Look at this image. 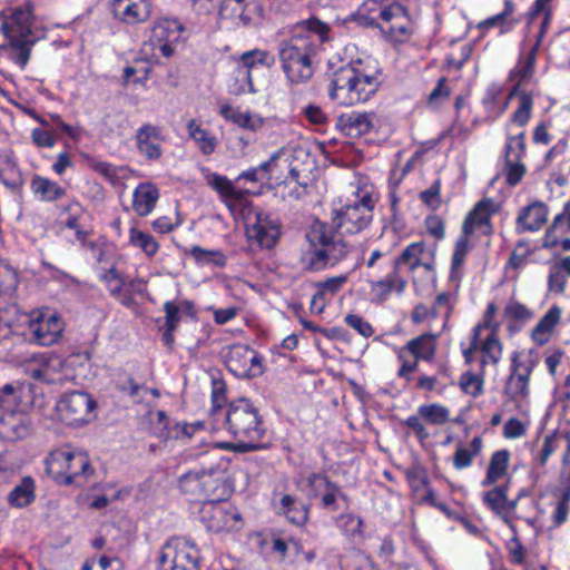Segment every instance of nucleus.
Masks as SVG:
<instances>
[{
    "label": "nucleus",
    "mask_w": 570,
    "mask_h": 570,
    "mask_svg": "<svg viewBox=\"0 0 570 570\" xmlns=\"http://www.w3.org/2000/svg\"><path fill=\"white\" fill-rule=\"evenodd\" d=\"M331 28L312 17L297 22L287 40L278 47V59L283 72L292 83H305L314 75V58L324 42L330 40Z\"/></svg>",
    "instance_id": "nucleus-1"
},
{
    "label": "nucleus",
    "mask_w": 570,
    "mask_h": 570,
    "mask_svg": "<svg viewBox=\"0 0 570 570\" xmlns=\"http://www.w3.org/2000/svg\"><path fill=\"white\" fill-rule=\"evenodd\" d=\"M381 85L377 72H368L361 60L337 68L331 79L328 96L343 106L367 101Z\"/></svg>",
    "instance_id": "nucleus-2"
},
{
    "label": "nucleus",
    "mask_w": 570,
    "mask_h": 570,
    "mask_svg": "<svg viewBox=\"0 0 570 570\" xmlns=\"http://www.w3.org/2000/svg\"><path fill=\"white\" fill-rule=\"evenodd\" d=\"M33 14L29 4L14 8L0 24V32L7 39V43L0 47L8 53L9 59L23 70L31 56V51L38 37L32 30Z\"/></svg>",
    "instance_id": "nucleus-3"
},
{
    "label": "nucleus",
    "mask_w": 570,
    "mask_h": 570,
    "mask_svg": "<svg viewBox=\"0 0 570 570\" xmlns=\"http://www.w3.org/2000/svg\"><path fill=\"white\" fill-rule=\"evenodd\" d=\"M46 468L63 485L83 487L95 473L88 453L80 449L63 448L51 452Z\"/></svg>",
    "instance_id": "nucleus-4"
},
{
    "label": "nucleus",
    "mask_w": 570,
    "mask_h": 570,
    "mask_svg": "<svg viewBox=\"0 0 570 570\" xmlns=\"http://www.w3.org/2000/svg\"><path fill=\"white\" fill-rule=\"evenodd\" d=\"M377 202L376 195L367 189L357 193V199L353 204H346L335 209L330 227L342 234H357L365 229L373 219V210Z\"/></svg>",
    "instance_id": "nucleus-5"
},
{
    "label": "nucleus",
    "mask_w": 570,
    "mask_h": 570,
    "mask_svg": "<svg viewBox=\"0 0 570 570\" xmlns=\"http://www.w3.org/2000/svg\"><path fill=\"white\" fill-rule=\"evenodd\" d=\"M374 1L363 4L362 11L371 13L368 24L379 27L394 42L406 41L413 30L406 9L396 2L386 7H377Z\"/></svg>",
    "instance_id": "nucleus-6"
},
{
    "label": "nucleus",
    "mask_w": 570,
    "mask_h": 570,
    "mask_svg": "<svg viewBox=\"0 0 570 570\" xmlns=\"http://www.w3.org/2000/svg\"><path fill=\"white\" fill-rule=\"evenodd\" d=\"M200 551L196 543L185 537H171L161 547L159 570H199Z\"/></svg>",
    "instance_id": "nucleus-7"
},
{
    "label": "nucleus",
    "mask_w": 570,
    "mask_h": 570,
    "mask_svg": "<svg viewBox=\"0 0 570 570\" xmlns=\"http://www.w3.org/2000/svg\"><path fill=\"white\" fill-rule=\"evenodd\" d=\"M200 522L212 532L237 530L240 514L235 507L225 501L206 500L199 511Z\"/></svg>",
    "instance_id": "nucleus-8"
},
{
    "label": "nucleus",
    "mask_w": 570,
    "mask_h": 570,
    "mask_svg": "<svg viewBox=\"0 0 570 570\" xmlns=\"http://www.w3.org/2000/svg\"><path fill=\"white\" fill-rule=\"evenodd\" d=\"M57 409L69 426L88 424L96 416V401L86 392L75 391L65 395Z\"/></svg>",
    "instance_id": "nucleus-9"
},
{
    "label": "nucleus",
    "mask_w": 570,
    "mask_h": 570,
    "mask_svg": "<svg viewBox=\"0 0 570 570\" xmlns=\"http://www.w3.org/2000/svg\"><path fill=\"white\" fill-rule=\"evenodd\" d=\"M226 366L237 379L258 377L264 373L262 358L258 353L243 344L230 346L226 357Z\"/></svg>",
    "instance_id": "nucleus-10"
},
{
    "label": "nucleus",
    "mask_w": 570,
    "mask_h": 570,
    "mask_svg": "<svg viewBox=\"0 0 570 570\" xmlns=\"http://www.w3.org/2000/svg\"><path fill=\"white\" fill-rule=\"evenodd\" d=\"M311 239L323 247L330 267L345 259L353 249V246L343 239L342 233L326 224L314 226Z\"/></svg>",
    "instance_id": "nucleus-11"
},
{
    "label": "nucleus",
    "mask_w": 570,
    "mask_h": 570,
    "mask_svg": "<svg viewBox=\"0 0 570 570\" xmlns=\"http://www.w3.org/2000/svg\"><path fill=\"white\" fill-rule=\"evenodd\" d=\"M17 272L0 262V334L17 318L19 307L12 295L18 287Z\"/></svg>",
    "instance_id": "nucleus-12"
},
{
    "label": "nucleus",
    "mask_w": 570,
    "mask_h": 570,
    "mask_svg": "<svg viewBox=\"0 0 570 570\" xmlns=\"http://www.w3.org/2000/svg\"><path fill=\"white\" fill-rule=\"evenodd\" d=\"M28 328L36 343L50 346L60 338L63 332V322L56 313L40 309L31 314Z\"/></svg>",
    "instance_id": "nucleus-13"
},
{
    "label": "nucleus",
    "mask_w": 570,
    "mask_h": 570,
    "mask_svg": "<svg viewBox=\"0 0 570 570\" xmlns=\"http://www.w3.org/2000/svg\"><path fill=\"white\" fill-rule=\"evenodd\" d=\"M228 462L219 461L215 466L203 471L202 497L213 501H225L233 492V483L227 472Z\"/></svg>",
    "instance_id": "nucleus-14"
},
{
    "label": "nucleus",
    "mask_w": 570,
    "mask_h": 570,
    "mask_svg": "<svg viewBox=\"0 0 570 570\" xmlns=\"http://www.w3.org/2000/svg\"><path fill=\"white\" fill-rule=\"evenodd\" d=\"M281 225L274 215L258 212L255 215V222L247 225L246 234L248 239L255 240L261 247L272 248L277 243L281 235Z\"/></svg>",
    "instance_id": "nucleus-15"
},
{
    "label": "nucleus",
    "mask_w": 570,
    "mask_h": 570,
    "mask_svg": "<svg viewBox=\"0 0 570 570\" xmlns=\"http://www.w3.org/2000/svg\"><path fill=\"white\" fill-rule=\"evenodd\" d=\"M109 4L114 17L130 26L147 21L151 14L149 0H110Z\"/></svg>",
    "instance_id": "nucleus-16"
},
{
    "label": "nucleus",
    "mask_w": 570,
    "mask_h": 570,
    "mask_svg": "<svg viewBox=\"0 0 570 570\" xmlns=\"http://www.w3.org/2000/svg\"><path fill=\"white\" fill-rule=\"evenodd\" d=\"M507 493L508 484H502L491 489L488 492H484L482 499L483 503L498 517H500L512 531H514V525L512 524V515L517 509L520 494L515 499L510 500L508 499Z\"/></svg>",
    "instance_id": "nucleus-17"
},
{
    "label": "nucleus",
    "mask_w": 570,
    "mask_h": 570,
    "mask_svg": "<svg viewBox=\"0 0 570 570\" xmlns=\"http://www.w3.org/2000/svg\"><path fill=\"white\" fill-rule=\"evenodd\" d=\"M376 116L374 112L348 111L336 119V128L350 138H358L372 130Z\"/></svg>",
    "instance_id": "nucleus-18"
},
{
    "label": "nucleus",
    "mask_w": 570,
    "mask_h": 570,
    "mask_svg": "<svg viewBox=\"0 0 570 570\" xmlns=\"http://www.w3.org/2000/svg\"><path fill=\"white\" fill-rule=\"evenodd\" d=\"M534 363L522 364L519 354L513 353L511 357V373L505 383V393L511 397L527 396L529 393V379Z\"/></svg>",
    "instance_id": "nucleus-19"
},
{
    "label": "nucleus",
    "mask_w": 570,
    "mask_h": 570,
    "mask_svg": "<svg viewBox=\"0 0 570 570\" xmlns=\"http://www.w3.org/2000/svg\"><path fill=\"white\" fill-rule=\"evenodd\" d=\"M494 212V202L491 198L480 200L465 217L462 226L463 232L473 234L476 229H482L484 235H490L492 233L490 217Z\"/></svg>",
    "instance_id": "nucleus-20"
},
{
    "label": "nucleus",
    "mask_w": 570,
    "mask_h": 570,
    "mask_svg": "<svg viewBox=\"0 0 570 570\" xmlns=\"http://www.w3.org/2000/svg\"><path fill=\"white\" fill-rule=\"evenodd\" d=\"M226 423L229 428H257L262 424V419L253 404L242 399L229 405L226 412Z\"/></svg>",
    "instance_id": "nucleus-21"
},
{
    "label": "nucleus",
    "mask_w": 570,
    "mask_h": 570,
    "mask_svg": "<svg viewBox=\"0 0 570 570\" xmlns=\"http://www.w3.org/2000/svg\"><path fill=\"white\" fill-rule=\"evenodd\" d=\"M24 384L21 382L7 383L0 387V423L11 424L9 417L21 415L17 409L21 402Z\"/></svg>",
    "instance_id": "nucleus-22"
},
{
    "label": "nucleus",
    "mask_w": 570,
    "mask_h": 570,
    "mask_svg": "<svg viewBox=\"0 0 570 570\" xmlns=\"http://www.w3.org/2000/svg\"><path fill=\"white\" fill-rule=\"evenodd\" d=\"M276 58L267 50L253 49L245 51L239 57V76L243 85L250 86L252 70L257 67L272 68Z\"/></svg>",
    "instance_id": "nucleus-23"
},
{
    "label": "nucleus",
    "mask_w": 570,
    "mask_h": 570,
    "mask_svg": "<svg viewBox=\"0 0 570 570\" xmlns=\"http://www.w3.org/2000/svg\"><path fill=\"white\" fill-rule=\"evenodd\" d=\"M137 148L140 154L150 160H156L161 156V134L160 129L153 125H144L136 132Z\"/></svg>",
    "instance_id": "nucleus-24"
},
{
    "label": "nucleus",
    "mask_w": 570,
    "mask_h": 570,
    "mask_svg": "<svg viewBox=\"0 0 570 570\" xmlns=\"http://www.w3.org/2000/svg\"><path fill=\"white\" fill-rule=\"evenodd\" d=\"M436 346V336L431 333H424L412 338L405 346L401 347L399 356H413L419 361L422 360L429 362L434 357Z\"/></svg>",
    "instance_id": "nucleus-25"
},
{
    "label": "nucleus",
    "mask_w": 570,
    "mask_h": 570,
    "mask_svg": "<svg viewBox=\"0 0 570 570\" xmlns=\"http://www.w3.org/2000/svg\"><path fill=\"white\" fill-rule=\"evenodd\" d=\"M426 256L424 242L412 243L395 258L393 269L399 273L401 266H407L410 271L422 266L431 271L432 259H426Z\"/></svg>",
    "instance_id": "nucleus-26"
},
{
    "label": "nucleus",
    "mask_w": 570,
    "mask_h": 570,
    "mask_svg": "<svg viewBox=\"0 0 570 570\" xmlns=\"http://www.w3.org/2000/svg\"><path fill=\"white\" fill-rule=\"evenodd\" d=\"M63 361L60 356L48 354L42 356L41 365L32 371V377L48 384L62 385L67 375L61 373Z\"/></svg>",
    "instance_id": "nucleus-27"
},
{
    "label": "nucleus",
    "mask_w": 570,
    "mask_h": 570,
    "mask_svg": "<svg viewBox=\"0 0 570 570\" xmlns=\"http://www.w3.org/2000/svg\"><path fill=\"white\" fill-rule=\"evenodd\" d=\"M548 213L544 203L534 202L521 209L517 224L521 227V232H537L546 224Z\"/></svg>",
    "instance_id": "nucleus-28"
},
{
    "label": "nucleus",
    "mask_w": 570,
    "mask_h": 570,
    "mask_svg": "<svg viewBox=\"0 0 570 570\" xmlns=\"http://www.w3.org/2000/svg\"><path fill=\"white\" fill-rule=\"evenodd\" d=\"M158 198L159 191L154 184H139L134 190L132 209L138 216L145 217L154 210Z\"/></svg>",
    "instance_id": "nucleus-29"
},
{
    "label": "nucleus",
    "mask_w": 570,
    "mask_h": 570,
    "mask_svg": "<svg viewBox=\"0 0 570 570\" xmlns=\"http://www.w3.org/2000/svg\"><path fill=\"white\" fill-rule=\"evenodd\" d=\"M30 189L40 202H56L65 197L66 189L58 183L40 175H35L30 181Z\"/></svg>",
    "instance_id": "nucleus-30"
},
{
    "label": "nucleus",
    "mask_w": 570,
    "mask_h": 570,
    "mask_svg": "<svg viewBox=\"0 0 570 570\" xmlns=\"http://www.w3.org/2000/svg\"><path fill=\"white\" fill-rule=\"evenodd\" d=\"M219 114L227 121L252 131H257L264 126V119L259 115H254L249 111H242L239 108H234L230 105L222 106Z\"/></svg>",
    "instance_id": "nucleus-31"
},
{
    "label": "nucleus",
    "mask_w": 570,
    "mask_h": 570,
    "mask_svg": "<svg viewBox=\"0 0 570 570\" xmlns=\"http://www.w3.org/2000/svg\"><path fill=\"white\" fill-rule=\"evenodd\" d=\"M278 512L295 525H304L308 520V508L291 494L281 498Z\"/></svg>",
    "instance_id": "nucleus-32"
},
{
    "label": "nucleus",
    "mask_w": 570,
    "mask_h": 570,
    "mask_svg": "<svg viewBox=\"0 0 570 570\" xmlns=\"http://www.w3.org/2000/svg\"><path fill=\"white\" fill-rule=\"evenodd\" d=\"M405 281L399 276L396 271H392L385 278L371 282V293L373 299L379 303L384 302L393 291L402 293L405 288Z\"/></svg>",
    "instance_id": "nucleus-33"
},
{
    "label": "nucleus",
    "mask_w": 570,
    "mask_h": 570,
    "mask_svg": "<svg viewBox=\"0 0 570 570\" xmlns=\"http://www.w3.org/2000/svg\"><path fill=\"white\" fill-rule=\"evenodd\" d=\"M312 232L307 234V239L309 240V245L306 249L302 252L299 263L302 268L306 272H320L328 266L326 261V256L322 246L316 245L311 239Z\"/></svg>",
    "instance_id": "nucleus-34"
},
{
    "label": "nucleus",
    "mask_w": 570,
    "mask_h": 570,
    "mask_svg": "<svg viewBox=\"0 0 570 570\" xmlns=\"http://www.w3.org/2000/svg\"><path fill=\"white\" fill-rule=\"evenodd\" d=\"M561 318V309L558 306H552L537 323L531 332V338L539 345H544L549 342L550 333Z\"/></svg>",
    "instance_id": "nucleus-35"
},
{
    "label": "nucleus",
    "mask_w": 570,
    "mask_h": 570,
    "mask_svg": "<svg viewBox=\"0 0 570 570\" xmlns=\"http://www.w3.org/2000/svg\"><path fill=\"white\" fill-rule=\"evenodd\" d=\"M481 353V371L484 372L487 365L497 366L502 357L503 345L498 334L489 333L488 336L479 344Z\"/></svg>",
    "instance_id": "nucleus-36"
},
{
    "label": "nucleus",
    "mask_w": 570,
    "mask_h": 570,
    "mask_svg": "<svg viewBox=\"0 0 570 570\" xmlns=\"http://www.w3.org/2000/svg\"><path fill=\"white\" fill-rule=\"evenodd\" d=\"M184 26L176 19H161L151 29V42H177Z\"/></svg>",
    "instance_id": "nucleus-37"
},
{
    "label": "nucleus",
    "mask_w": 570,
    "mask_h": 570,
    "mask_svg": "<svg viewBox=\"0 0 570 570\" xmlns=\"http://www.w3.org/2000/svg\"><path fill=\"white\" fill-rule=\"evenodd\" d=\"M510 452L508 450L495 451L490 460L485 478L482 480V487H489L500 480L508 471Z\"/></svg>",
    "instance_id": "nucleus-38"
},
{
    "label": "nucleus",
    "mask_w": 570,
    "mask_h": 570,
    "mask_svg": "<svg viewBox=\"0 0 570 570\" xmlns=\"http://www.w3.org/2000/svg\"><path fill=\"white\" fill-rule=\"evenodd\" d=\"M471 235L472 234H465L462 230V234L455 242L454 250L452 254L451 273H450V277L453 281H459L462 277L461 268L464 264L465 256L472 248V244L470 242Z\"/></svg>",
    "instance_id": "nucleus-39"
},
{
    "label": "nucleus",
    "mask_w": 570,
    "mask_h": 570,
    "mask_svg": "<svg viewBox=\"0 0 570 570\" xmlns=\"http://www.w3.org/2000/svg\"><path fill=\"white\" fill-rule=\"evenodd\" d=\"M482 446V439L479 436L473 438L468 445L459 443L453 456V466L456 470H462L470 466L473 462V459L481 452Z\"/></svg>",
    "instance_id": "nucleus-40"
},
{
    "label": "nucleus",
    "mask_w": 570,
    "mask_h": 570,
    "mask_svg": "<svg viewBox=\"0 0 570 570\" xmlns=\"http://www.w3.org/2000/svg\"><path fill=\"white\" fill-rule=\"evenodd\" d=\"M208 185L215 189L230 207V200H240L244 197V191L235 188L233 183L225 176L216 173L210 174L207 177Z\"/></svg>",
    "instance_id": "nucleus-41"
},
{
    "label": "nucleus",
    "mask_w": 570,
    "mask_h": 570,
    "mask_svg": "<svg viewBox=\"0 0 570 570\" xmlns=\"http://www.w3.org/2000/svg\"><path fill=\"white\" fill-rule=\"evenodd\" d=\"M255 435H252L249 440H237L235 442H223L218 443V448L225 450H232L235 452L244 453L249 451H256L266 449L269 445V440L263 441L262 438L265 434V430H250Z\"/></svg>",
    "instance_id": "nucleus-42"
},
{
    "label": "nucleus",
    "mask_w": 570,
    "mask_h": 570,
    "mask_svg": "<svg viewBox=\"0 0 570 570\" xmlns=\"http://www.w3.org/2000/svg\"><path fill=\"white\" fill-rule=\"evenodd\" d=\"M35 488V481L31 478H23L21 482L9 493V503L16 508L27 507L36 498Z\"/></svg>",
    "instance_id": "nucleus-43"
},
{
    "label": "nucleus",
    "mask_w": 570,
    "mask_h": 570,
    "mask_svg": "<svg viewBox=\"0 0 570 570\" xmlns=\"http://www.w3.org/2000/svg\"><path fill=\"white\" fill-rule=\"evenodd\" d=\"M187 129L189 136L194 139L204 155H210L215 151L217 147L216 137L209 135V132L198 125L195 119H190L188 121Z\"/></svg>",
    "instance_id": "nucleus-44"
},
{
    "label": "nucleus",
    "mask_w": 570,
    "mask_h": 570,
    "mask_svg": "<svg viewBox=\"0 0 570 570\" xmlns=\"http://www.w3.org/2000/svg\"><path fill=\"white\" fill-rule=\"evenodd\" d=\"M551 0H535L531 7L529 12L528 23H533L537 18L542 16V21L540 23V30L537 36V45H540L542 38L544 37L547 29L551 22L552 11L550 6Z\"/></svg>",
    "instance_id": "nucleus-45"
},
{
    "label": "nucleus",
    "mask_w": 570,
    "mask_h": 570,
    "mask_svg": "<svg viewBox=\"0 0 570 570\" xmlns=\"http://www.w3.org/2000/svg\"><path fill=\"white\" fill-rule=\"evenodd\" d=\"M198 264H213L216 267H225L226 255L218 249H205L198 245L191 246L187 252Z\"/></svg>",
    "instance_id": "nucleus-46"
},
{
    "label": "nucleus",
    "mask_w": 570,
    "mask_h": 570,
    "mask_svg": "<svg viewBox=\"0 0 570 570\" xmlns=\"http://www.w3.org/2000/svg\"><path fill=\"white\" fill-rule=\"evenodd\" d=\"M130 243L139 247L148 257H153L159 249V244L150 234L144 233L136 227L129 229Z\"/></svg>",
    "instance_id": "nucleus-47"
},
{
    "label": "nucleus",
    "mask_w": 570,
    "mask_h": 570,
    "mask_svg": "<svg viewBox=\"0 0 570 570\" xmlns=\"http://www.w3.org/2000/svg\"><path fill=\"white\" fill-rule=\"evenodd\" d=\"M203 471L204 469H195L184 473L179 478V488L183 492L202 497L203 494Z\"/></svg>",
    "instance_id": "nucleus-48"
},
{
    "label": "nucleus",
    "mask_w": 570,
    "mask_h": 570,
    "mask_svg": "<svg viewBox=\"0 0 570 570\" xmlns=\"http://www.w3.org/2000/svg\"><path fill=\"white\" fill-rule=\"evenodd\" d=\"M318 498H321V508L332 512L338 510V501L341 499L346 500V495L342 491V488L332 481L322 491Z\"/></svg>",
    "instance_id": "nucleus-49"
},
{
    "label": "nucleus",
    "mask_w": 570,
    "mask_h": 570,
    "mask_svg": "<svg viewBox=\"0 0 570 570\" xmlns=\"http://www.w3.org/2000/svg\"><path fill=\"white\" fill-rule=\"evenodd\" d=\"M533 97L531 92L520 94V102L517 110L512 114L511 120L519 127H524L532 115Z\"/></svg>",
    "instance_id": "nucleus-50"
},
{
    "label": "nucleus",
    "mask_w": 570,
    "mask_h": 570,
    "mask_svg": "<svg viewBox=\"0 0 570 570\" xmlns=\"http://www.w3.org/2000/svg\"><path fill=\"white\" fill-rule=\"evenodd\" d=\"M570 511V488H567L561 493L560 498L556 501L551 520L556 528L560 527L568 520Z\"/></svg>",
    "instance_id": "nucleus-51"
},
{
    "label": "nucleus",
    "mask_w": 570,
    "mask_h": 570,
    "mask_svg": "<svg viewBox=\"0 0 570 570\" xmlns=\"http://www.w3.org/2000/svg\"><path fill=\"white\" fill-rule=\"evenodd\" d=\"M0 181L11 190H17L22 186V176L10 159H7L3 167H0Z\"/></svg>",
    "instance_id": "nucleus-52"
},
{
    "label": "nucleus",
    "mask_w": 570,
    "mask_h": 570,
    "mask_svg": "<svg viewBox=\"0 0 570 570\" xmlns=\"http://www.w3.org/2000/svg\"><path fill=\"white\" fill-rule=\"evenodd\" d=\"M421 417L425 419L429 424L441 425L449 421V411L439 404L422 405L419 409Z\"/></svg>",
    "instance_id": "nucleus-53"
},
{
    "label": "nucleus",
    "mask_w": 570,
    "mask_h": 570,
    "mask_svg": "<svg viewBox=\"0 0 570 570\" xmlns=\"http://www.w3.org/2000/svg\"><path fill=\"white\" fill-rule=\"evenodd\" d=\"M484 372H466L460 377V386L466 394L476 397L483 392Z\"/></svg>",
    "instance_id": "nucleus-54"
},
{
    "label": "nucleus",
    "mask_w": 570,
    "mask_h": 570,
    "mask_svg": "<svg viewBox=\"0 0 570 570\" xmlns=\"http://www.w3.org/2000/svg\"><path fill=\"white\" fill-rule=\"evenodd\" d=\"M330 482V479L325 474L313 472L306 476L303 491L306 492L308 498H318Z\"/></svg>",
    "instance_id": "nucleus-55"
},
{
    "label": "nucleus",
    "mask_w": 570,
    "mask_h": 570,
    "mask_svg": "<svg viewBox=\"0 0 570 570\" xmlns=\"http://www.w3.org/2000/svg\"><path fill=\"white\" fill-rule=\"evenodd\" d=\"M504 316L515 322L525 323L532 320L534 314L520 302L510 301L504 307Z\"/></svg>",
    "instance_id": "nucleus-56"
},
{
    "label": "nucleus",
    "mask_w": 570,
    "mask_h": 570,
    "mask_svg": "<svg viewBox=\"0 0 570 570\" xmlns=\"http://www.w3.org/2000/svg\"><path fill=\"white\" fill-rule=\"evenodd\" d=\"M525 142H524V132H520L514 137H509L505 144V160L508 161H517L520 160L522 155L524 154Z\"/></svg>",
    "instance_id": "nucleus-57"
},
{
    "label": "nucleus",
    "mask_w": 570,
    "mask_h": 570,
    "mask_svg": "<svg viewBox=\"0 0 570 570\" xmlns=\"http://www.w3.org/2000/svg\"><path fill=\"white\" fill-rule=\"evenodd\" d=\"M348 276L346 274L330 277L327 279L317 282L315 286L325 296L326 294L335 295L347 283Z\"/></svg>",
    "instance_id": "nucleus-58"
},
{
    "label": "nucleus",
    "mask_w": 570,
    "mask_h": 570,
    "mask_svg": "<svg viewBox=\"0 0 570 570\" xmlns=\"http://www.w3.org/2000/svg\"><path fill=\"white\" fill-rule=\"evenodd\" d=\"M561 442H563V435L559 433V430H554L551 435L546 436L542 449L538 456L542 465L546 464L550 455L557 450Z\"/></svg>",
    "instance_id": "nucleus-59"
},
{
    "label": "nucleus",
    "mask_w": 570,
    "mask_h": 570,
    "mask_svg": "<svg viewBox=\"0 0 570 570\" xmlns=\"http://www.w3.org/2000/svg\"><path fill=\"white\" fill-rule=\"evenodd\" d=\"M441 181L436 179L428 189L420 193V199L431 209L435 210L441 205Z\"/></svg>",
    "instance_id": "nucleus-60"
},
{
    "label": "nucleus",
    "mask_w": 570,
    "mask_h": 570,
    "mask_svg": "<svg viewBox=\"0 0 570 570\" xmlns=\"http://www.w3.org/2000/svg\"><path fill=\"white\" fill-rule=\"evenodd\" d=\"M513 537L507 543V550L510 561L514 564H523L525 561V549L517 537V531H512Z\"/></svg>",
    "instance_id": "nucleus-61"
},
{
    "label": "nucleus",
    "mask_w": 570,
    "mask_h": 570,
    "mask_svg": "<svg viewBox=\"0 0 570 570\" xmlns=\"http://www.w3.org/2000/svg\"><path fill=\"white\" fill-rule=\"evenodd\" d=\"M525 174V166L517 161L505 160V180L509 186L518 185Z\"/></svg>",
    "instance_id": "nucleus-62"
},
{
    "label": "nucleus",
    "mask_w": 570,
    "mask_h": 570,
    "mask_svg": "<svg viewBox=\"0 0 570 570\" xmlns=\"http://www.w3.org/2000/svg\"><path fill=\"white\" fill-rule=\"evenodd\" d=\"M91 168L112 184L120 179L119 173L122 171L121 167H115L107 161H95L91 164Z\"/></svg>",
    "instance_id": "nucleus-63"
},
{
    "label": "nucleus",
    "mask_w": 570,
    "mask_h": 570,
    "mask_svg": "<svg viewBox=\"0 0 570 570\" xmlns=\"http://www.w3.org/2000/svg\"><path fill=\"white\" fill-rule=\"evenodd\" d=\"M345 323L364 337H370L374 333V330L371 326V324L367 321H365L361 315L347 314L345 316Z\"/></svg>",
    "instance_id": "nucleus-64"
}]
</instances>
